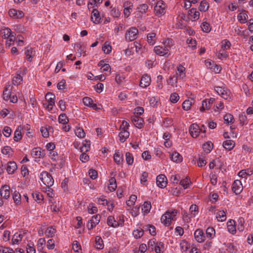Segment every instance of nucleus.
<instances>
[{
	"instance_id": "nucleus-50",
	"label": "nucleus",
	"mask_w": 253,
	"mask_h": 253,
	"mask_svg": "<svg viewBox=\"0 0 253 253\" xmlns=\"http://www.w3.org/2000/svg\"><path fill=\"white\" fill-rule=\"evenodd\" d=\"M1 152L2 154L8 155V156L12 155L13 153L12 148L9 146H5L2 148Z\"/></svg>"
},
{
	"instance_id": "nucleus-40",
	"label": "nucleus",
	"mask_w": 253,
	"mask_h": 253,
	"mask_svg": "<svg viewBox=\"0 0 253 253\" xmlns=\"http://www.w3.org/2000/svg\"><path fill=\"white\" fill-rule=\"evenodd\" d=\"M237 229L239 232H243L245 229V221L243 217H240L237 220Z\"/></svg>"
},
{
	"instance_id": "nucleus-26",
	"label": "nucleus",
	"mask_w": 253,
	"mask_h": 253,
	"mask_svg": "<svg viewBox=\"0 0 253 253\" xmlns=\"http://www.w3.org/2000/svg\"><path fill=\"white\" fill-rule=\"evenodd\" d=\"M12 86L10 84L7 85L3 91V99L4 100H8L11 96V91Z\"/></svg>"
},
{
	"instance_id": "nucleus-3",
	"label": "nucleus",
	"mask_w": 253,
	"mask_h": 253,
	"mask_svg": "<svg viewBox=\"0 0 253 253\" xmlns=\"http://www.w3.org/2000/svg\"><path fill=\"white\" fill-rule=\"evenodd\" d=\"M138 30L135 27H131L128 29L125 34V40L127 42L134 41L137 38Z\"/></svg>"
},
{
	"instance_id": "nucleus-64",
	"label": "nucleus",
	"mask_w": 253,
	"mask_h": 253,
	"mask_svg": "<svg viewBox=\"0 0 253 253\" xmlns=\"http://www.w3.org/2000/svg\"><path fill=\"white\" fill-rule=\"evenodd\" d=\"M223 119L225 123L229 124L233 123L234 117L232 115L227 114L224 116Z\"/></svg>"
},
{
	"instance_id": "nucleus-20",
	"label": "nucleus",
	"mask_w": 253,
	"mask_h": 253,
	"mask_svg": "<svg viewBox=\"0 0 253 253\" xmlns=\"http://www.w3.org/2000/svg\"><path fill=\"white\" fill-rule=\"evenodd\" d=\"M31 155L33 157L37 159L42 157L44 156L43 151H42V149L40 147L34 148L31 152Z\"/></svg>"
},
{
	"instance_id": "nucleus-52",
	"label": "nucleus",
	"mask_w": 253,
	"mask_h": 253,
	"mask_svg": "<svg viewBox=\"0 0 253 253\" xmlns=\"http://www.w3.org/2000/svg\"><path fill=\"white\" fill-rule=\"evenodd\" d=\"M42 190L46 194L47 196L49 198H53L54 196L53 190L50 187H43Z\"/></svg>"
},
{
	"instance_id": "nucleus-9",
	"label": "nucleus",
	"mask_w": 253,
	"mask_h": 253,
	"mask_svg": "<svg viewBox=\"0 0 253 253\" xmlns=\"http://www.w3.org/2000/svg\"><path fill=\"white\" fill-rule=\"evenodd\" d=\"M45 98L46 101L47 102V104L46 105L45 107L48 110L51 111L55 104V96L53 93L51 92H48L45 95Z\"/></svg>"
},
{
	"instance_id": "nucleus-29",
	"label": "nucleus",
	"mask_w": 253,
	"mask_h": 253,
	"mask_svg": "<svg viewBox=\"0 0 253 253\" xmlns=\"http://www.w3.org/2000/svg\"><path fill=\"white\" fill-rule=\"evenodd\" d=\"M129 131L125 129H121L119 134V139L121 142H124L126 139L129 137Z\"/></svg>"
},
{
	"instance_id": "nucleus-48",
	"label": "nucleus",
	"mask_w": 253,
	"mask_h": 253,
	"mask_svg": "<svg viewBox=\"0 0 253 253\" xmlns=\"http://www.w3.org/2000/svg\"><path fill=\"white\" fill-rule=\"evenodd\" d=\"M209 8V4L206 0H203L201 1L199 10L201 11L205 12Z\"/></svg>"
},
{
	"instance_id": "nucleus-34",
	"label": "nucleus",
	"mask_w": 253,
	"mask_h": 253,
	"mask_svg": "<svg viewBox=\"0 0 253 253\" xmlns=\"http://www.w3.org/2000/svg\"><path fill=\"white\" fill-rule=\"evenodd\" d=\"M216 218L218 221H224L226 219L225 211L223 210L218 211L216 213Z\"/></svg>"
},
{
	"instance_id": "nucleus-53",
	"label": "nucleus",
	"mask_w": 253,
	"mask_h": 253,
	"mask_svg": "<svg viewBox=\"0 0 253 253\" xmlns=\"http://www.w3.org/2000/svg\"><path fill=\"white\" fill-rule=\"evenodd\" d=\"M215 230L213 227H208L206 230L207 237L210 239H212L215 236Z\"/></svg>"
},
{
	"instance_id": "nucleus-36",
	"label": "nucleus",
	"mask_w": 253,
	"mask_h": 253,
	"mask_svg": "<svg viewBox=\"0 0 253 253\" xmlns=\"http://www.w3.org/2000/svg\"><path fill=\"white\" fill-rule=\"evenodd\" d=\"M179 183L184 189H187L192 185V182L190 178L188 177L181 179Z\"/></svg>"
},
{
	"instance_id": "nucleus-45",
	"label": "nucleus",
	"mask_w": 253,
	"mask_h": 253,
	"mask_svg": "<svg viewBox=\"0 0 253 253\" xmlns=\"http://www.w3.org/2000/svg\"><path fill=\"white\" fill-rule=\"evenodd\" d=\"M201 27L202 29V30L206 33H209L211 29V28L210 26V24L207 22L206 21H204L202 22V23L201 25Z\"/></svg>"
},
{
	"instance_id": "nucleus-62",
	"label": "nucleus",
	"mask_w": 253,
	"mask_h": 253,
	"mask_svg": "<svg viewBox=\"0 0 253 253\" xmlns=\"http://www.w3.org/2000/svg\"><path fill=\"white\" fill-rule=\"evenodd\" d=\"M137 199V197L135 195H132L130 196L129 200L126 202L127 206L131 207L133 206Z\"/></svg>"
},
{
	"instance_id": "nucleus-15",
	"label": "nucleus",
	"mask_w": 253,
	"mask_h": 253,
	"mask_svg": "<svg viewBox=\"0 0 253 253\" xmlns=\"http://www.w3.org/2000/svg\"><path fill=\"white\" fill-rule=\"evenodd\" d=\"M131 121L138 128H141L144 125V120L140 116L134 115L131 117Z\"/></svg>"
},
{
	"instance_id": "nucleus-43",
	"label": "nucleus",
	"mask_w": 253,
	"mask_h": 253,
	"mask_svg": "<svg viewBox=\"0 0 253 253\" xmlns=\"http://www.w3.org/2000/svg\"><path fill=\"white\" fill-rule=\"evenodd\" d=\"M21 129V127L19 126L15 130L13 137V139L15 141L18 142L22 138Z\"/></svg>"
},
{
	"instance_id": "nucleus-44",
	"label": "nucleus",
	"mask_w": 253,
	"mask_h": 253,
	"mask_svg": "<svg viewBox=\"0 0 253 253\" xmlns=\"http://www.w3.org/2000/svg\"><path fill=\"white\" fill-rule=\"evenodd\" d=\"M143 234L144 230L140 228L134 230L132 232V235L136 239L140 238L143 236Z\"/></svg>"
},
{
	"instance_id": "nucleus-18",
	"label": "nucleus",
	"mask_w": 253,
	"mask_h": 253,
	"mask_svg": "<svg viewBox=\"0 0 253 253\" xmlns=\"http://www.w3.org/2000/svg\"><path fill=\"white\" fill-rule=\"evenodd\" d=\"M194 236L196 240L199 243L204 242L205 240L204 233L201 229H197L194 232Z\"/></svg>"
},
{
	"instance_id": "nucleus-22",
	"label": "nucleus",
	"mask_w": 253,
	"mask_h": 253,
	"mask_svg": "<svg viewBox=\"0 0 253 253\" xmlns=\"http://www.w3.org/2000/svg\"><path fill=\"white\" fill-rule=\"evenodd\" d=\"M17 169V167L15 162H9L7 163L6 169L9 174H13Z\"/></svg>"
},
{
	"instance_id": "nucleus-59",
	"label": "nucleus",
	"mask_w": 253,
	"mask_h": 253,
	"mask_svg": "<svg viewBox=\"0 0 253 253\" xmlns=\"http://www.w3.org/2000/svg\"><path fill=\"white\" fill-rule=\"evenodd\" d=\"M68 121V118L65 114H61L59 116L58 122L60 124H66Z\"/></svg>"
},
{
	"instance_id": "nucleus-27",
	"label": "nucleus",
	"mask_w": 253,
	"mask_h": 253,
	"mask_svg": "<svg viewBox=\"0 0 253 253\" xmlns=\"http://www.w3.org/2000/svg\"><path fill=\"white\" fill-rule=\"evenodd\" d=\"M188 15L193 21L197 20L200 17V12L194 8L188 11Z\"/></svg>"
},
{
	"instance_id": "nucleus-2",
	"label": "nucleus",
	"mask_w": 253,
	"mask_h": 253,
	"mask_svg": "<svg viewBox=\"0 0 253 253\" xmlns=\"http://www.w3.org/2000/svg\"><path fill=\"white\" fill-rule=\"evenodd\" d=\"M189 131L191 136L193 138L197 137L201 134L202 137H204L205 135L206 129L204 125L200 126L196 124H192L189 127Z\"/></svg>"
},
{
	"instance_id": "nucleus-39",
	"label": "nucleus",
	"mask_w": 253,
	"mask_h": 253,
	"mask_svg": "<svg viewBox=\"0 0 253 253\" xmlns=\"http://www.w3.org/2000/svg\"><path fill=\"white\" fill-rule=\"evenodd\" d=\"M114 160L117 165H121L123 162V156L119 152H116L114 155Z\"/></svg>"
},
{
	"instance_id": "nucleus-1",
	"label": "nucleus",
	"mask_w": 253,
	"mask_h": 253,
	"mask_svg": "<svg viewBox=\"0 0 253 253\" xmlns=\"http://www.w3.org/2000/svg\"><path fill=\"white\" fill-rule=\"evenodd\" d=\"M177 211L176 210H171L167 211L164 214L161 218V222L166 226L169 225L172 220H176Z\"/></svg>"
},
{
	"instance_id": "nucleus-6",
	"label": "nucleus",
	"mask_w": 253,
	"mask_h": 253,
	"mask_svg": "<svg viewBox=\"0 0 253 253\" xmlns=\"http://www.w3.org/2000/svg\"><path fill=\"white\" fill-rule=\"evenodd\" d=\"M215 90L218 94L221 96L223 99L228 101L230 100L231 99V92L227 88L216 86L215 87Z\"/></svg>"
},
{
	"instance_id": "nucleus-35",
	"label": "nucleus",
	"mask_w": 253,
	"mask_h": 253,
	"mask_svg": "<svg viewBox=\"0 0 253 253\" xmlns=\"http://www.w3.org/2000/svg\"><path fill=\"white\" fill-rule=\"evenodd\" d=\"M151 209V203L146 201L145 202L141 208L142 212L144 214H146L149 212L150 210Z\"/></svg>"
},
{
	"instance_id": "nucleus-54",
	"label": "nucleus",
	"mask_w": 253,
	"mask_h": 253,
	"mask_svg": "<svg viewBox=\"0 0 253 253\" xmlns=\"http://www.w3.org/2000/svg\"><path fill=\"white\" fill-rule=\"evenodd\" d=\"M203 149L207 153H210L213 148V144L211 142H207L203 145Z\"/></svg>"
},
{
	"instance_id": "nucleus-13",
	"label": "nucleus",
	"mask_w": 253,
	"mask_h": 253,
	"mask_svg": "<svg viewBox=\"0 0 253 253\" xmlns=\"http://www.w3.org/2000/svg\"><path fill=\"white\" fill-rule=\"evenodd\" d=\"M157 185L161 188H165L167 184V178L164 174H160L157 176L156 178Z\"/></svg>"
},
{
	"instance_id": "nucleus-10",
	"label": "nucleus",
	"mask_w": 253,
	"mask_h": 253,
	"mask_svg": "<svg viewBox=\"0 0 253 253\" xmlns=\"http://www.w3.org/2000/svg\"><path fill=\"white\" fill-rule=\"evenodd\" d=\"M101 216L99 214H96L92 216L90 219L88 221L86 227L88 230L94 228L100 222Z\"/></svg>"
},
{
	"instance_id": "nucleus-23",
	"label": "nucleus",
	"mask_w": 253,
	"mask_h": 253,
	"mask_svg": "<svg viewBox=\"0 0 253 253\" xmlns=\"http://www.w3.org/2000/svg\"><path fill=\"white\" fill-rule=\"evenodd\" d=\"M10 187L8 185L2 186L0 191V195L5 199H8L10 197Z\"/></svg>"
},
{
	"instance_id": "nucleus-38",
	"label": "nucleus",
	"mask_w": 253,
	"mask_h": 253,
	"mask_svg": "<svg viewBox=\"0 0 253 253\" xmlns=\"http://www.w3.org/2000/svg\"><path fill=\"white\" fill-rule=\"evenodd\" d=\"M109 185L108 187L109 190L111 192L115 191L117 188L116 180L115 177H111L109 180Z\"/></svg>"
},
{
	"instance_id": "nucleus-56",
	"label": "nucleus",
	"mask_w": 253,
	"mask_h": 253,
	"mask_svg": "<svg viewBox=\"0 0 253 253\" xmlns=\"http://www.w3.org/2000/svg\"><path fill=\"white\" fill-rule=\"evenodd\" d=\"M216 56L220 60L226 59L228 56L225 51L223 50H219L216 53Z\"/></svg>"
},
{
	"instance_id": "nucleus-63",
	"label": "nucleus",
	"mask_w": 253,
	"mask_h": 253,
	"mask_svg": "<svg viewBox=\"0 0 253 253\" xmlns=\"http://www.w3.org/2000/svg\"><path fill=\"white\" fill-rule=\"evenodd\" d=\"M179 99V96L178 93L173 92L171 93L169 97V100L172 103H176Z\"/></svg>"
},
{
	"instance_id": "nucleus-16",
	"label": "nucleus",
	"mask_w": 253,
	"mask_h": 253,
	"mask_svg": "<svg viewBox=\"0 0 253 253\" xmlns=\"http://www.w3.org/2000/svg\"><path fill=\"white\" fill-rule=\"evenodd\" d=\"M151 84V77L148 74H144L141 78L139 85L142 88H146Z\"/></svg>"
},
{
	"instance_id": "nucleus-30",
	"label": "nucleus",
	"mask_w": 253,
	"mask_h": 253,
	"mask_svg": "<svg viewBox=\"0 0 253 253\" xmlns=\"http://www.w3.org/2000/svg\"><path fill=\"white\" fill-rule=\"evenodd\" d=\"M156 36V34L155 32H151L147 34V42L150 45H153L156 43L157 40Z\"/></svg>"
},
{
	"instance_id": "nucleus-33",
	"label": "nucleus",
	"mask_w": 253,
	"mask_h": 253,
	"mask_svg": "<svg viewBox=\"0 0 253 253\" xmlns=\"http://www.w3.org/2000/svg\"><path fill=\"white\" fill-rule=\"evenodd\" d=\"M162 43L164 45V46L166 49H168L169 51L171 49V47L174 45V42L171 39H166L162 42Z\"/></svg>"
},
{
	"instance_id": "nucleus-57",
	"label": "nucleus",
	"mask_w": 253,
	"mask_h": 253,
	"mask_svg": "<svg viewBox=\"0 0 253 253\" xmlns=\"http://www.w3.org/2000/svg\"><path fill=\"white\" fill-rule=\"evenodd\" d=\"M190 245L188 243L185 241H182L180 243V248L181 252H185L189 248Z\"/></svg>"
},
{
	"instance_id": "nucleus-42",
	"label": "nucleus",
	"mask_w": 253,
	"mask_h": 253,
	"mask_svg": "<svg viewBox=\"0 0 253 253\" xmlns=\"http://www.w3.org/2000/svg\"><path fill=\"white\" fill-rule=\"evenodd\" d=\"M25 55L27 60L28 61L31 62L33 57L35 56V51L31 47L27 48L25 51Z\"/></svg>"
},
{
	"instance_id": "nucleus-49",
	"label": "nucleus",
	"mask_w": 253,
	"mask_h": 253,
	"mask_svg": "<svg viewBox=\"0 0 253 253\" xmlns=\"http://www.w3.org/2000/svg\"><path fill=\"white\" fill-rule=\"evenodd\" d=\"M23 81V78L19 74H16L13 78L12 83L15 85L20 84Z\"/></svg>"
},
{
	"instance_id": "nucleus-55",
	"label": "nucleus",
	"mask_w": 253,
	"mask_h": 253,
	"mask_svg": "<svg viewBox=\"0 0 253 253\" xmlns=\"http://www.w3.org/2000/svg\"><path fill=\"white\" fill-rule=\"evenodd\" d=\"M32 196L33 199L37 202L40 203L41 201H42L43 196L40 192L36 191L32 193Z\"/></svg>"
},
{
	"instance_id": "nucleus-37",
	"label": "nucleus",
	"mask_w": 253,
	"mask_h": 253,
	"mask_svg": "<svg viewBox=\"0 0 253 253\" xmlns=\"http://www.w3.org/2000/svg\"><path fill=\"white\" fill-rule=\"evenodd\" d=\"M252 173L253 172L252 170L249 169H245L240 170L238 172V175L242 178H247L248 176L251 175Z\"/></svg>"
},
{
	"instance_id": "nucleus-12",
	"label": "nucleus",
	"mask_w": 253,
	"mask_h": 253,
	"mask_svg": "<svg viewBox=\"0 0 253 253\" xmlns=\"http://www.w3.org/2000/svg\"><path fill=\"white\" fill-rule=\"evenodd\" d=\"M232 190L236 195L239 194L243 190L241 181L239 180H235L232 185Z\"/></svg>"
},
{
	"instance_id": "nucleus-7",
	"label": "nucleus",
	"mask_w": 253,
	"mask_h": 253,
	"mask_svg": "<svg viewBox=\"0 0 253 253\" xmlns=\"http://www.w3.org/2000/svg\"><path fill=\"white\" fill-rule=\"evenodd\" d=\"M83 102L85 106H86L94 110H98L101 109V105H97L95 101L89 97H84L83 99Z\"/></svg>"
},
{
	"instance_id": "nucleus-11",
	"label": "nucleus",
	"mask_w": 253,
	"mask_h": 253,
	"mask_svg": "<svg viewBox=\"0 0 253 253\" xmlns=\"http://www.w3.org/2000/svg\"><path fill=\"white\" fill-rule=\"evenodd\" d=\"M26 233L23 231H19L14 234L12 239V244L13 245H18L22 241V239L26 236Z\"/></svg>"
},
{
	"instance_id": "nucleus-32",
	"label": "nucleus",
	"mask_w": 253,
	"mask_h": 253,
	"mask_svg": "<svg viewBox=\"0 0 253 253\" xmlns=\"http://www.w3.org/2000/svg\"><path fill=\"white\" fill-rule=\"evenodd\" d=\"M235 146V143L233 140H227L223 142V147L228 150H231Z\"/></svg>"
},
{
	"instance_id": "nucleus-24",
	"label": "nucleus",
	"mask_w": 253,
	"mask_h": 253,
	"mask_svg": "<svg viewBox=\"0 0 253 253\" xmlns=\"http://www.w3.org/2000/svg\"><path fill=\"white\" fill-rule=\"evenodd\" d=\"M170 160L176 163H180L183 160L182 156L177 152L174 151L170 154Z\"/></svg>"
},
{
	"instance_id": "nucleus-31",
	"label": "nucleus",
	"mask_w": 253,
	"mask_h": 253,
	"mask_svg": "<svg viewBox=\"0 0 253 253\" xmlns=\"http://www.w3.org/2000/svg\"><path fill=\"white\" fill-rule=\"evenodd\" d=\"M107 224L108 226L116 228L119 226L118 222L115 219L113 216H109L107 219Z\"/></svg>"
},
{
	"instance_id": "nucleus-51",
	"label": "nucleus",
	"mask_w": 253,
	"mask_h": 253,
	"mask_svg": "<svg viewBox=\"0 0 253 253\" xmlns=\"http://www.w3.org/2000/svg\"><path fill=\"white\" fill-rule=\"evenodd\" d=\"M103 0H89L88 3V8L98 7V4L102 3Z\"/></svg>"
},
{
	"instance_id": "nucleus-19",
	"label": "nucleus",
	"mask_w": 253,
	"mask_h": 253,
	"mask_svg": "<svg viewBox=\"0 0 253 253\" xmlns=\"http://www.w3.org/2000/svg\"><path fill=\"white\" fill-rule=\"evenodd\" d=\"M91 18L92 22L95 24H98L100 22L101 17L99 13L95 7L93 8L92 11Z\"/></svg>"
},
{
	"instance_id": "nucleus-58",
	"label": "nucleus",
	"mask_w": 253,
	"mask_h": 253,
	"mask_svg": "<svg viewBox=\"0 0 253 253\" xmlns=\"http://www.w3.org/2000/svg\"><path fill=\"white\" fill-rule=\"evenodd\" d=\"M75 133L79 138H83L85 136V132L81 127H76L75 129Z\"/></svg>"
},
{
	"instance_id": "nucleus-61",
	"label": "nucleus",
	"mask_w": 253,
	"mask_h": 253,
	"mask_svg": "<svg viewBox=\"0 0 253 253\" xmlns=\"http://www.w3.org/2000/svg\"><path fill=\"white\" fill-rule=\"evenodd\" d=\"M102 50L105 54H109L112 51V46L109 43L105 42L102 46Z\"/></svg>"
},
{
	"instance_id": "nucleus-5",
	"label": "nucleus",
	"mask_w": 253,
	"mask_h": 253,
	"mask_svg": "<svg viewBox=\"0 0 253 253\" xmlns=\"http://www.w3.org/2000/svg\"><path fill=\"white\" fill-rule=\"evenodd\" d=\"M167 4L163 0H159L154 7V12L156 15L160 17L166 12Z\"/></svg>"
},
{
	"instance_id": "nucleus-41",
	"label": "nucleus",
	"mask_w": 253,
	"mask_h": 253,
	"mask_svg": "<svg viewBox=\"0 0 253 253\" xmlns=\"http://www.w3.org/2000/svg\"><path fill=\"white\" fill-rule=\"evenodd\" d=\"M193 103V100H185L182 103V108L185 111H188L190 109L192 104Z\"/></svg>"
},
{
	"instance_id": "nucleus-17",
	"label": "nucleus",
	"mask_w": 253,
	"mask_h": 253,
	"mask_svg": "<svg viewBox=\"0 0 253 253\" xmlns=\"http://www.w3.org/2000/svg\"><path fill=\"white\" fill-rule=\"evenodd\" d=\"M175 76L179 80H183L186 77L185 68L182 65H178Z\"/></svg>"
},
{
	"instance_id": "nucleus-60",
	"label": "nucleus",
	"mask_w": 253,
	"mask_h": 253,
	"mask_svg": "<svg viewBox=\"0 0 253 253\" xmlns=\"http://www.w3.org/2000/svg\"><path fill=\"white\" fill-rule=\"evenodd\" d=\"M248 18V15L245 13H240L237 15V19L241 23H245Z\"/></svg>"
},
{
	"instance_id": "nucleus-4",
	"label": "nucleus",
	"mask_w": 253,
	"mask_h": 253,
	"mask_svg": "<svg viewBox=\"0 0 253 253\" xmlns=\"http://www.w3.org/2000/svg\"><path fill=\"white\" fill-rule=\"evenodd\" d=\"M40 179L46 187H51L54 184V179L52 176L46 171L41 173Z\"/></svg>"
},
{
	"instance_id": "nucleus-21",
	"label": "nucleus",
	"mask_w": 253,
	"mask_h": 253,
	"mask_svg": "<svg viewBox=\"0 0 253 253\" xmlns=\"http://www.w3.org/2000/svg\"><path fill=\"white\" fill-rule=\"evenodd\" d=\"M227 227L228 232L232 235L236 233L235 222L234 220L230 219L227 222Z\"/></svg>"
},
{
	"instance_id": "nucleus-8",
	"label": "nucleus",
	"mask_w": 253,
	"mask_h": 253,
	"mask_svg": "<svg viewBox=\"0 0 253 253\" xmlns=\"http://www.w3.org/2000/svg\"><path fill=\"white\" fill-rule=\"evenodd\" d=\"M154 52L160 56L169 57L170 54V52L168 49H166L164 46L161 45L154 46Z\"/></svg>"
},
{
	"instance_id": "nucleus-47",
	"label": "nucleus",
	"mask_w": 253,
	"mask_h": 253,
	"mask_svg": "<svg viewBox=\"0 0 253 253\" xmlns=\"http://www.w3.org/2000/svg\"><path fill=\"white\" fill-rule=\"evenodd\" d=\"M75 46L78 48L77 52L79 53L80 55H82L83 56H86V50L84 47H83L80 43H76Z\"/></svg>"
},
{
	"instance_id": "nucleus-14",
	"label": "nucleus",
	"mask_w": 253,
	"mask_h": 253,
	"mask_svg": "<svg viewBox=\"0 0 253 253\" xmlns=\"http://www.w3.org/2000/svg\"><path fill=\"white\" fill-rule=\"evenodd\" d=\"M8 14L10 17L14 19L21 18L24 15V14L22 11L17 10L14 8H11L9 9Z\"/></svg>"
},
{
	"instance_id": "nucleus-25",
	"label": "nucleus",
	"mask_w": 253,
	"mask_h": 253,
	"mask_svg": "<svg viewBox=\"0 0 253 253\" xmlns=\"http://www.w3.org/2000/svg\"><path fill=\"white\" fill-rule=\"evenodd\" d=\"M0 34L4 39H8L13 34H15L14 32H12L9 28H3L0 31Z\"/></svg>"
},
{
	"instance_id": "nucleus-28",
	"label": "nucleus",
	"mask_w": 253,
	"mask_h": 253,
	"mask_svg": "<svg viewBox=\"0 0 253 253\" xmlns=\"http://www.w3.org/2000/svg\"><path fill=\"white\" fill-rule=\"evenodd\" d=\"M94 246L97 250H102L104 248V242L100 236H96L95 237Z\"/></svg>"
},
{
	"instance_id": "nucleus-46",
	"label": "nucleus",
	"mask_w": 253,
	"mask_h": 253,
	"mask_svg": "<svg viewBox=\"0 0 253 253\" xmlns=\"http://www.w3.org/2000/svg\"><path fill=\"white\" fill-rule=\"evenodd\" d=\"M126 161L127 164L129 166H131L134 162V158L133 155L130 152H126L125 154Z\"/></svg>"
}]
</instances>
